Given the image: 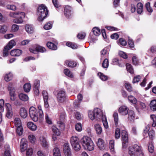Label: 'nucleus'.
Segmentation results:
<instances>
[{
  "mask_svg": "<svg viewBox=\"0 0 156 156\" xmlns=\"http://www.w3.org/2000/svg\"><path fill=\"white\" fill-rule=\"evenodd\" d=\"M89 118L92 120L95 119L98 121L101 120L103 122L104 127L108 129V125L106 116L103 115L101 109L98 108H95L93 111H89L88 112Z\"/></svg>",
  "mask_w": 156,
  "mask_h": 156,
  "instance_id": "obj_1",
  "label": "nucleus"
},
{
  "mask_svg": "<svg viewBox=\"0 0 156 156\" xmlns=\"http://www.w3.org/2000/svg\"><path fill=\"white\" fill-rule=\"evenodd\" d=\"M81 142L84 149L92 151L94 149V144L90 138L87 136H84L81 139Z\"/></svg>",
  "mask_w": 156,
  "mask_h": 156,
  "instance_id": "obj_2",
  "label": "nucleus"
},
{
  "mask_svg": "<svg viewBox=\"0 0 156 156\" xmlns=\"http://www.w3.org/2000/svg\"><path fill=\"white\" fill-rule=\"evenodd\" d=\"M48 13V11L47 7L44 4L40 5L37 10L38 20L40 21H43L46 17Z\"/></svg>",
  "mask_w": 156,
  "mask_h": 156,
  "instance_id": "obj_3",
  "label": "nucleus"
},
{
  "mask_svg": "<svg viewBox=\"0 0 156 156\" xmlns=\"http://www.w3.org/2000/svg\"><path fill=\"white\" fill-rule=\"evenodd\" d=\"M9 16L11 17L16 18L13 20L14 23L20 24L23 22V19L25 17V14L23 12H10L9 14Z\"/></svg>",
  "mask_w": 156,
  "mask_h": 156,
  "instance_id": "obj_4",
  "label": "nucleus"
},
{
  "mask_svg": "<svg viewBox=\"0 0 156 156\" xmlns=\"http://www.w3.org/2000/svg\"><path fill=\"white\" fill-rule=\"evenodd\" d=\"M128 152L130 156H144L141 147L136 144L129 147Z\"/></svg>",
  "mask_w": 156,
  "mask_h": 156,
  "instance_id": "obj_5",
  "label": "nucleus"
},
{
  "mask_svg": "<svg viewBox=\"0 0 156 156\" xmlns=\"http://www.w3.org/2000/svg\"><path fill=\"white\" fill-rule=\"evenodd\" d=\"M54 94L56 97L57 100L59 103H63L65 100L66 91L64 89H60L54 92Z\"/></svg>",
  "mask_w": 156,
  "mask_h": 156,
  "instance_id": "obj_6",
  "label": "nucleus"
},
{
  "mask_svg": "<svg viewBox=\"0 0 156 156\" xmlns=\"http://www.w3.org/2000/svg\"><path fill=\"white\" fill-rule=\"evenodd\" d=\"M70 142L73 149L75 151H78L81 147L79 143V140L76 136H73L70 139Z\"/></svg>",
  "mask_w": 156,
  "mask_h": 156,
  "instance_id": "obj_7",
  "label": "nucleus"
},
{
  "mask_svg": "<svg viewBox=\"0 0 156 156\" xmlns=\"http://www.w3.org/2000/svg\"><path fill=\"white\" fill-rule=\"evenodd\" d=\"M30 116L34 122L38 120L37 109L34 107H31L29 110Z\"/></svg>",
  "mask_w": 156,
  "mask_h": 156,
  "instance_id": "obj_8",
  "label": "nucleus"
},
{
  "mask_svg": "<svg viewBox=\"0 0 156 156\" xmlns=\"http://www.w3.org/2000/svg\"><path fill=\"white\" fill-rule=\"evenodd\" d=\"M16 45V42L12 40L10 41L4 48L3 50V55L5 56H6L8 54V51L11 49Z\"/></svg>",
  "mask_w": 156,
  "mask_h": 156,
  "instance_id": "obj_9",
  "label": "nucleus"
},
{
  "mask_svg": "<svg viewBox=\"0 0 156 156\" xmlns=\"http://www.w3.org/2000/svg\"><path fill=\"white\" fill-rule=\"evenodd\" d=\"M122 141L123 148H126L128 144V137L126 132L124 130L122 132Z\"/></svg>",
  "mask_w": 156,
  "mask_h": 156,
  "instance_id": "obj_10",
  "label": "nucleus"
},
{
  "mask_svg": "<svg viewBox=\"0 0 156 156\" xmlns=\"http://www.w3.org/2000/svg\"><path fill=\"white\" fill-rule=\"evenodd\" d=\"M29 50L31 52L36 54L37 51L44 52L46 51V49L43 47L37 45L35 46L34 48H30Z\"/></svg>",
  "mask_w": 156,
  "mask_h": 156,
  "instance_id": "obj_11",
  "label": "nucleus"
},
{
  "mask_svg": "<svg viewBox=\"0 0 156 156\" xmlns=\"http://www.w3.org/2000/svg\"><path fill=\"white\" fill-rule=\"evenodd\" d=\"M63 151L65 156H72L70 149L68 143H65L64 145Z\"/></svg>",
  "mask_w": 156,
  "mask_h": 156,
  "instance_id": "obj_12",
  "label": "nucleus"
},
{
  "mask_svg": "<svg viewBox=\"0 0 156 156\" xmlns=\"http://www.w3.org/2000/svg\"><path fill=\"white\" fill-rule=\"evenodd\" d=\"M27 141L25 138L21 139L20 144V148L22 152L24 151L27 148Z\"/></svg>",
  "mask_w": 156,
  "mask_h": 156,
  "instance_id": "obj_13",
  "label": "nucleus"
},
{
  "mask_svg": "<svg viewBox=\"0 0 156 156\" xmlns=\"http://www.w3.org/2000/svg\"><path fill=\"white\" fill-rule=\"evenodd\" d=\"M72 8L69 6L66 5L65 7L64 13L66 17L67 18H69L71 16Z\"/></svg>",
  "mask_w": 156,
  "mask_h": 156,
  "instance_id": "obj_14",
  "label": "nucleus"
},
{
  "mask_svg": "<svg viewBox=\"0 0 156 156\" xmlns=\"http://www.w3.org/2000/svg\"><path fill=\"white\" fill-rule=\"evenodd\" d=\"M39 141L41 145L43 147L47 148L48 144L46 138L43 136H41L39 138Z\"/></svg>",
  "mask_w": 156,
  "mask_h": 156,
  "instance_id": "obj_15",
  "label": "nucleus"
},
{
  "mask_svg": "<svg viewBox=\"0 0 156 156\" xmlns=\"http://www.w3.org/2000/svg\"><path fill=\"white\" fill-rule=\"evenodd\" d=\"M42 94L44 102V106L45 108H48L49 106L48 103V94L46 91L44 90L43 91Z\"/></svg>",
  "mask_w": 156,
  "mask_h": 156,
  "instance_id": "obj_16",
  "label": "nucleus"
},
{
  "mask_svg": "<svg viewBox=\"0 0 156 156\" xmlns=\"http://www.w3.org/2000/svg\"><path fill=\"white\" fill-rule=\"evenodd\" d=\"M129 110L127 106L125 105L122 106L119 108V112L121 115H125L128 113Z\"/></svg>",
  "mask_w": 156,
  "mask_h": 156,
  "instance_id": "obj_17",
  "label": "nucleus"
},
{
  "mask_svg": "<svg viewBox=\"0 0 156 156\" xmlns=\"http://www.w3.org/2000/svg\"><path fill=\"white\" fill-rule=\"evenodd\" d=\"M8 90L9 91V94L10 96V99L12 101H14L16 98L15 90L12 87L9 86L8 87Z\"/></svg>",
  "mask_w": 156,
  "mask_h": 156,
  "instance_id": "obj_18",
  "label": "nucleus"
},
{
  "mask_svg": "<svg viewBox=\"0 0 156 156\" xmlns=\"http://www.w3.org/2000/svg\"><path fill=\"white\" fill-rule=\"evenodd\" d=\"M97 145L98 148L101 150H103L105 147V144L104 140L101 138H99L97 143Z\"/></svg>",
  "mask_w": 156,
  "mask_h": 156,
  "instance_id": "obj_19",
  "label": "nucleus"
},
{
  "mask_svg": "<svg viewBox=\"0 0 156 156\" xmlns=\"http://www.w3.org/2000/svg\"><path fill=\"white\" fill-rule=\"evenodd\" d=\"M19 113L20 116L23 119L26 118L28 115L27 110L23 107H22L20 108Z\"/></svg>",
  "mask_w": 156,
  "mask_h": 156,
  "instance_id": "obj_20",
  "label": "nucleus"
},
{
  "mask_svg": "<svg viewBox=\"0 0 156 156\" xmlns=\"http://www.w3.org/2000/svg\"><path fill=\"white\" fill-rule=\"evenodd\" d=\"M22 50L17 49L13 50L10 52V55L13 56H18L20 55L22 53Z\"/></svg>",
  "mask_w": 156,
  "mask_h": 156,
  "instance_id": "obj_21",
  "label": "nucleus"
},
{
  "mask_svg": "<svg viewBox=\"0 0 156 156\" xmlns=\"http://www.w3.org/2000/svg\"><path fill=\"white\" fill-rule=\"evenodd\" d=\"M25 29L26 31L28 33L31 34L33 33L34 31V27L33 25L27 24L25 26Z\"/></svg>",
  "mask_w": 156,
  "mask_h": 156,
  "instance_id": "obj_22",
  "label": "nucleus"
},
{
  "mask_svg": "<svg viewBox=\"0 0 156 156\" xmlns=\"http://www.w3.org/2000/svg\"><path fill=\"white\" fill-rule=\"evenodd\" d=\"M27 126L30 130L32 131H35L37 127V126L31 122H29L27 123Z\"/></svg>",
  "mask_w": 156,
  "mask_h": 156,
  "instance_id": "obj_23",
  "label": "nucleus"
},
{
  "mask_svg": "<svg viewBox=\"0 0 156 156\" xmlns=\"http://www.w3.org/2000/svg\"><path fill=\"white\" fill-rule=\"evenodd\" d=\"M128 113V120L130 121H133L135 118V114L134 111L132 110H129Z\"/></svg>",
  "mask_w": 156,
  "mask_h": 156,
  "instance_id": "obj_24",
  "label": "nucleus"
},
{
  "mask_svg": "<svg viewBox=\"0 0 156 156\" xmlns=\"http://www.w3.org/2000/svg\"><path fill=\"white\" fill-rule=\"evenodd\" d=\"M94 128L96 133L98 135L101 134L102 132V129L101 125L98 124L94 125Z\"/></svg>",
  "mask_w": 156,
  "mask_h": 156,
  "instance_id": "obj_25",
  "label": "nucleus"
},
{
  "mask_svg": "<svg viewBox=\"0 0 156 156\" xmlns=\"http://www.w3.org/2000/svg\"><path fill=\"white\" fill-rule=\"evenodd\" d=\"M156 52V46H152L147 51V54L150 57L152 56L153 53Z\"/></svg>",
  "mask_w": 156,
  "mask_h": 156,
  "instance_id": "obj_26",
  "label": "nucleus"
},
{
  "mask_svg": "<svg viewBox=\"0 0 156 156\" xmlns=\"http://www.w3.org/2000/svg\"><path fill=\"white\" fill-rule=\"evenodd\" d=\"M128 99L130 103L134 105L136 104L137 102L136 98L132 95L129 96L128 97Z\"/></svg>",
  "mask_w": 156,
  "mask_h": 156,
  "instance_id": "obj_27",
  "label": "nucleus"
},
{
  "mask_svg": "<svg viewBox=\"0 0 156 156\" xmlns=\"http://www.w3.org/2000/svg\"><path fill=\"white\" fill-rule=\"evenodd\" d=\"M151 118V123L152 126L153 127L156 126V117L154 115H151L150 116Z\"/></svg>",
  "mask_w": 156,
  "mask_h": 156,
  "instance_id": "obj_28",
  "label": "nucleus"
},
{
  "mask_svg": "<svg viewBox=\"0 0 156 156\" xmlns=\"http://www.w3.org/2000/svg\"><path fill=\"white\" fill-rule=\"evenodd\" d=\"M151 109L154 111H156V100H152L150 103Z\"/></svg>",
  "mask_w": 156,
  "mask_h": 156,
  "instance_id": "obj_29",
  "label": "nucleus"
},
{
  "mask_svg": "<svg viewBox=\"0 0 156 156\" xmlns=\"http://www.w3.org/2000/svg\"><path fill=\"white\" fill-rule=\"evenodd\" d=\"M19 97L21 100L23 101H27L29 99V97L27 95L24 94H19Z\"/></svg>",
  "mask_w": 156,
  "mask_h": 156,
  "instance_id": "obj_30",
  "label": "nucleus"
},
{
  "mask_svg": "<svg viewBox=\"0 0 156 156\" xmlns=\"http://www.w3.org/2000/svg\"><path fill=\"white\" fill-rule=\"evenodd\" d=\"M51 130L54 133L53 134L58 136L60 135V131L55 126L53 125L52 126Z\"/></svg>",
  "mask_w": 156,
  "mask_h": 156,
  "instance_id": "obj_31",
  "label": "nucleus"
},
{
  "mask_svg": "<svg viewBox=\"0 0 156 156\" xmlns=\"http://www.w3.org/2000/svg\"><path fill=\"white\" fill-rule=\"evenodd\" d=\"M12 77V74L11 72L6 73L4 76L5 80L7 82L11 80Z\"/></svg>",
  "mask_w": 156,
  "mask_h": 156,
  "instance_id": "obj_32",
  "label": "nucleus"
},
{
  "mask_svg": "<svg viewBox=\"0 0 156 156\" xmlns=\"http://www.w3.org/2000/svg\"><path fill=\"white\" fill-rule=\"evenodd\" d=\"M143 10V5L141 3H138L137 5V11L138 13L141 14Z\"/></svg>",
  "mask_w": 156,
  "mask_h": 156,
  "instance_id": "obj_33",
  "label": "nucleus"
},
{
  "mask_svg": "<svg viewBox=\"0 0 156 156\" xmlns=\"http://www.w3.org/2000/svg\"><path fill=\"white\" fill-rule=\"evenodd\" d=\"M4 156H11V151L9 145H6L5 147V151Z\"/></svg>",
  "mask_w": 156,
  "mask_h": 156,
  "instance_id": "obj_34",
  "label": "nucleus"
},
{
  "mask_svg": "<svg viewBox=\"0 0 156 156\" xmlns=\"http://www.w3.org/2000/svg\"><path fill=\"white\" fill-rule=\"evenodd\" d=\"M57 124L60 129L62 130H64L65 128V125L64 122L61 121H57Z\"/></svg>",
  "mask_w": 156,
  "mask_h": 156,
  "instance_id": "obj_35",
  "label": "nucleus"
},
{
  "mask_svg": "<svg viewBox=\"0 0 156 156\" xmlns=\"http://www.w3.org/2000/svg\"><path fill=\"white\" fill-rule=\"evenodd\" d=\"M47 45L49 48L53 50H56L57 48L56 45L51 42H48Z\"/></svg>",
  "mask_w": 156,
  "mask_h": 156,
  "instance_id": "obj_36",
  "label": "nucleus"
},
{
  "mask_svg": "<svg viewBox=\"0 0 156 156\" xmlns=\"http://www.w3.org/2000/svg\"><path fill=\"white\" fill-rule=\"evenodd\" d=\"M28 139L29 141L31 143H34L36 142V137L35 135L33 134H29L28 136Z\"/></svg>",
  "mask_w": 156,
  "mask_h": 156,
  "instance_id": "obj_37",
  "label": "nucleus"
},
{
  "mask_svg": "<svg viewBox=\"0 0 156 156\" xmlns=\"http://www.w3.org/2000/svg\"><path fill=\"white\" fill-rule=\"evenodd\" d=\"M64 73L66 76L71 78L74 76L73 73L68 69H65L64 70Z\"/></svg>",
  "mask_w": 156,
  "mask_h": 156,
  "instance_id": "obj_38",
  "label": "nucleus"
},
{
  "mask_svg": "<svg viewBox=\"0 0 156 156\" xmlns=\"http://www.w3.org/2000/svg\"><path fill=\"white\" fill-rule=\"evenodd\" d=\"M65 63L69 66L71 67H74L76 65V63L73 61L67 60L66 61Z\"/></svg>",
  "mask_w": 156,
  "mask_h": 156,
  "instance_id": "obj_39",
  "label": "nucleus"
},
{
  "mask_svg": "<svg viewBox=\"0 0 156 156\" xmlns=\"http://www.w3.org/2000/svg\"><path fill=\"white\" fill-rule=\"evenodd\" d=\"M126 67L128 72L132 74L134 73V71L133 68L131 64L127 63L126 65Z\"/></svg>",
  "mask_w": 156,
  "mask_h": 156,
  "instance_id": "obj_40",
  "label": "nucleus"
},
{
  "mask_svg": "<svg viewBox=\"0 0 156 156\" xmlns=\"http://www.w3.org/2000/svg\"><path fill=\"white\" fill-rule=\"evenodd\" d=\"M66 44L68 47H70L73 49H76L78 48V46L76 44L71 42H68L66 43Z\"/></svg>",
  "mask_w": 156,
  "mask_h": 156,
  "instance_id": "obj_41",
  "label": "nucleus"
},
{
  "mask_svg": "<svg viewBox=\"0 0 156 156\" xmlns=\"http://www.w3.org/2000/svg\"><path fill=\"white\" fill-rule=\"evenodd\" d=\"M31 87V85L30 83H25L23 86L24 91L27 93L29 92L30 90Z\"/></svg>",
  "mask_w": 156,
  "mask_h": 156,
  "instance_id": "obj_42",
  "label": "nucleus"
},
{
  "mask_svg": "<svg viewBox=\"0 0 156 156\" xmlns=\"http://www.w3.org/2000/svg\"><path fill=\"white\" fill-rule=\"evenodd\" d=\"M92 30L95 36H98L101 34L100 29L97 27H94Z\"/></svg>",
  "mask_w": 156,
  "mask_h": 156,
  "instance_id": "obj_43",
  "label": "nucleus"
},
{
  "mask_svg": "<svg viewBox=\"0 0 156 156\" xmlns=\"http://www.w3.org/2000/svg\"><path fill=\"white\" fill-rule=\"evenodd\" d=\"M37 109L39 118L41 119L43 118L44 114L42 109L41 106L40 105H38L37 107Z\"/></svg>",
  "mask_w": 156,
  "mask_h": 156,
  "instance_id": "obj_44",
  "label": "nucleus"
},
{
  "mask_svg": "<svg viewBox=\"0 0 156 156\" xmlns=\"http://www.w3.org/2000/svg\"><path fill=\"white\" fill-rule=\"evenodd\" d=\"M14 123L16 127L22 126L21 122L19 118H16L14 119Z\"/></svg>",
  "mask_w": 156,
  "mask_h": 156,
  "instance_id": "obj_45",
  "label": "nucleus"
},
{
  "mask_svg": "<svg viewBox=\"0 0 156 156\" xmlns=\"http://www.w3.org/2000/svg\"><path fill=\"white\" fill-rule=\"evenodd\" d=\"M53 156H61L59 149L57 147L55 148L53 150Z\"/></svg>",
  "mask_w": 156,
  "mask_h": 156,
  "instance_id": "obj_46",
  "label": "nucleus"
},
{
  "mask_svg": "<svg viewBox=\"0 0 156 156\" xmlns=\"http://www.w3.org/2000/svg\"><path fill=\"white\" fill-rule=\"evenodd\" d=\"M117 43L119 45L123 46H125L127 44L126 41L123 38L119 39Z\"/></svg>",
  "mask_w": 156,
  "mask_h": 156,
  "instance_id": "obj_47",
  "label": "nucleus"
},
{
  "mask_svg": "<svg viewBox=\"0 0 156 156\" xmlns=\"http://www.w3.org/2000/svg\"><path fill=\"white\" fill-rule=\"evenodd\" d=\"M8 27L6 25H3L0 28V33L5 34L8 30Z\"/></svg>",
  "mask_w": 156,
  "mask_h": 156,
  "instance_id": "obj_48",
  "label": "nucleus"
},
{
  "mask_svg": "<svg viewBox=\"0 0 156 156\" xmlns=\"http://www.w3.org/2000/svg\"><path fill=\"white\" fill-rule=\"evenodd\" d=\"M143 77V75H139L136 76L133 78V83L139 82L140 80Z\"/></svg>",
  "mask_w": 156,
  "mask_h": 156,
  "instance_id": "obj_49",
  "label": "nucleus"
},
{
  "mask_svg": "<svg viewBox=\"0 0 156 156\" xmlns=\"http://www.w3.org/2000/svg\"><path fill=\"white\" fill-rule=\"evenodd\" d=\"M101 58L105 56L108 55V51L107 50V48H104L101 51Z\"/></svg>",
  "mask_w": 156,
  "mask_h": 156,
  "instance_id": "obj_50",
  "label": "nucleus"
},
{
  "mask_svg": "<svg viewBox=\"0 0 156 156\" xmlns=\"http://www.w3.org/2000/svg\"><path fill=\"white\" fill-rule=\"evenodd\" d=\"M113 116L114 118V120L115 125L117 126L118 123L119 118L118 114L117 112H114Z\"/></svg>",
  "mask_w": 156,
  "mask_h": 156,
  "instance_id": "obj_51",
  "label": "nucleus"
},
{
  "mask_svg": "<svg viewBox=\"0 0 156 156\" xmlns=\"http://www.w3.org/2000/svg\"><path fill=\"white\" fill-rule=\"evenodd\" d=\"M109 148L112 152H114V141L111 140L109 143Z\"/></svg>",
  "mask_w": 156,
  "mask_h": 156,
  "instance_id": "obj_52",
  "label": "nucleus"
},
{
  "mask_svg": "<svg viewBox=\"0 0 156 156\" xmlns=\"http://www.w3.org/2000/svg\"><path fill=\"white\" fill-rule=\"evenodd\" d=\"M23 132V129L22 126L16 127V133L19 136L22 135Z\"/></svg>",
  "mask_w": 156,
  "mask_h": 156,
  "instance_id": "obj_53",
  "label": "nucleus"
},
{
  "mask_svg": "<svg viewBox=\"0 0 156 156\" xmlns=\"http://www.w3.org/2000/svg\"><path fill=\"white\" fill-rule=\"evenodd\" d=\"M19 27L18 25L14 24H13L11 27V31L13 32L17 31L19 30Z\"/></svg>",
  "mask_w": 156,
  "mask_h": 156,
  "instance_id": "obj_54",
  "label": "nucleus"
},
{
  "mask_svg": "<svg viewBox=\"0 0 156 156\" xmlns=\"http://www.w3.org/2000/svg\"><path fill=\"white\" fill-rule=\"evenodd\" d=\"M98 75L102 80L105 81L107 80V76L101 73H98Z\"/></svg>",
  "mask_w": 156,
  "mask_h": 156,
  "instance_id": "obj_55",
  "label": "nucleus"
},
{
  "mask_svg": "<svg viewBox=\"0 0 156 156\" xmlns=\"http://www.w3.org/2000/svg\"><path fill=\"white\" fill-rule=\"evenodd\" d=\"M115 138L116 139L119 138L120 136V131L119 129L117 128L115 130Z\"/></svg>",
  "mask_w": 156,
  "mask_h": 156,
  "instance_id": "obj_56",
  "label": "nucleus"
},
{
  "mask_svg": "<svg viewBox=\"0 0 156 156\" xmlns=\"http://www.w3.org/2000/svg\"><path fill=\"white\" fill-rule=\"evenodd\" d=\"M75 128L78 132H80L82 130V125L81 123H77L75 125Z\"/></svg>",
  "mask_w": 156,
  "mask_h": 156,
  "instance_id": "obj_57",
  "label": "nucleus"
},
{
  "mask_svg": "<svg viewBox=\"0 0 156 156\" xmlns=\"http://www.w3.org/2000/svg\"><path fill=\"white\" fill-rule=\"evenodd\" d=\"M109 65V62L108 60L105 58L104 59L102 63V67L104 68H107Z\"/></svg>",
  "mask_w": 156,
  "mask_h": 156,
  "instance_id": "obj_58",
  "label": "nucleus"
},
{
  "mask_svg": "<svg viewBox=\"0 0 156 156\" xmlns=\"http://www.w3.org/2000/svg\"><path fill=\"white\" fill-rule=\"evenodd\" d=\"M145 7L147 11L149 12H151L153 11L152 9L150 6V3L149 2L145 4Z\"/></svg>",
  "mask_w": 156,
  "mask_h": 156,
  "instance_id": "obj_59",
  "label": "nucleus"
},
{
  "mask_svg": "<svg viewBox=\"0 0 156 156\" xmlns=\"http://www.w3.org/2000/svg\"><path fill=\"white\" fill-rule=\"evenodd\" d=\"M6 7L7 9L13 11L16 10V6L13 5H8Z\"/></svg>",
  "mask_w": 156,
  "mask_h": 156,
  "instance_id": "obj_60",
  "label": "nucleus"
},
{
  "mask_svg": "<svg viewBox=\"0 0 156 156\" xmlns=\"http://www.w3.org/2000/svg\"><path fill=\"white\" fill-rule=\"evenodd\" d=\"M132 61L134 65H136L138 64V60L137 59V57L136 56H133L132 58Z\"/></svg>",
  "mask_w": 156,
  "mask_h": 156,
  "instance_id": "obj_61",
  "label": "nucleus"
},
{
  "mask_svg": "<svg viewBox=\"0 0 156 156\" xmlns=\"http://www.w3.org/2000/svg\"><path fill=\"white\" fill-rule=\"evenodd\" d=\"M149 137L150 139L152 140L154 136V131L153 130H151L148 133Z\"/></svg>",
  "mask_w": 156,
  "mask_h": 156,
  "instance_id": "obj_62",
  "label": "nucleus"
},
{
  "mask_svg": "<svg viewBox=\"0 0 156 156\" xmlns=\"http://www.w3.org/2000/svg\"><path fill=\"white\" fill-rule=\"evenodd\" d=\"M128 44L129 47L131 48H133L134 47V45L133 41L130 39H129L128 41Z\"/></svg>",
  "mask_w": 156,
  "mask_h": 156,
  "instance_id": "obj_63",
  "label": "nucleus"
},
{
  "mask_svg": "<svg viewBox=\"0 0 156 156\" xmlns=\"http://www.w3.org/2000/svg\"><path fill=\"white\" fill-rule=\"evenodd\" d=\"M33 151L32 149L29 148L26 151V156H31L33 154Z\"/></svg>",
  "mask_w": 156,
  "mask_h": 156,
  "instance_id": "obj_64",
  "label": "nucleus"
}]
</instances>
